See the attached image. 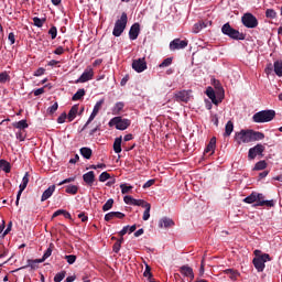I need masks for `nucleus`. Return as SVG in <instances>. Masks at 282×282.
Masks as SVG:
<instances>
[{
    "label": "nucleus",
    "instance_id": "nucleus-10",
    "mask_svg": "<svg viewBox=\"0 0 282 282\" xmlns=\"http://www.w3.org/2000/svg\"><path fill=\"white\" fill-rule=\"evenodd\" d=\"M132 69H134V72H138V74H142V72L147 69V59L144 57L134 59L132 62Z\"/></svg>",
    "mask_w": 282,
    "mask_h": 282
},
{
    "label": "nucleus",
    "instance_id": "nucleus-37",
    "mask_svg": "<svg viewBox=\"0 0 282 282\" xmlns=\"http://www.w3.org/2000/svg\"><path fill=\"white\" fill-rule=\"evenodd\" d=\"M113 208V198H109L105 205L102 206L104 213H107V210H111Z\"/></svg>",
    "mask_w": 282,
    "mask_h": 282
},
{
    "label": "nucleus",
    "instance_id": "nucleus-12",
    "mask_svg": "<svg viewBox=\"0 0 282 282\" xmlns=\"http://www.w3.org/2000/svg\"><path fill=\"white\" fill-rule=\"evenodd\" d=\"M94 78V68L91 66H88L84 73L80 75L78 79H76V83H88V80H91Z\"/></svg>",
    "mask_w": 282,
    "mask_h": 282
},
{
    "label": "nucleus",
    "instance_id": "nucleus-48",
    "mask_svg": "<svg viewBox=\"0 0 282 282\" xmlns=\"http://www.w3.org/2000/svg\"><path fill=\"white\" fill-rule=\"evenodd\" d=\"M257 206H268L269 208H272L274 206V200H264L257 204Z\"/></svg>",
    "mask_w": 282,
    "mask_h": 282
},
{
    "label": "nucleus",
    "instance_id": "nucleus-35",
    "mask_svg": "<svg viewBox=\"0 0 282 282\" xmlns=\"http://www.w3.org/2000/svg\"><path fill=\"white\" fill-rule=\"evenodd\" d=\"M259 196H257V193H252L251 195H249V196H247L245 199H243V202L246 203V204H254V202H257V198H258Z\"/></svg>",
    "mask_w": 282,
    "mask_h": 282
},
{
    "label": "nucleus",
    "instance_id": "nucleus-8",
    "mask_svg": "<svg viewBox=\"0 0 282 282\" xmlns=\"http://www.w3.org/2000/svg\"><path fill=\"white\" fill-rule=\"evenodd\" d=\"M176 102H188L193 98V90H178L174 93Z\"/></svg>",
    "mask_w": 282,
    "mask_h": 282
},
{
    "label": "nucleus",
    "instance_id": "nucleus-38",
    "mask_svg": "<svg viewBox=\"0 0 282 282\" xmlns=\"http://www.w3.org/2000/svg\"><path fill=\"white\" fill-rule=\"evenodd\" d=\"M268 167V163H265V161H260L258 163H256L253 170L254 171H263V169Z\"/></svg>",
    "mask_w": 282,
    "mask_h": 282
},
{
    "label": "nucleus",
    "instance_id": "nucleus-61",
    "mask_svg": "<svg viewBox=\"0 0 282 282\" xmlns=\"http://www.w3.org/2000/svg\"><path fill=\"white\" fill-rule=\"evenodd\" d=\"M129 232V226H124L122 230L119 231L120 237H124Z\"/></svg>",
    "mask_w": 282,
    "mask_h": 282
},
{
    "label": "nucleus",
    "instance_id": "nucleus-40",
    "mask_svg": "<svg viewBox=\"0 0 282 282\" xmlns=\"http://www.w3.org/2000/svg\"><path fill=\"white\" fill-rule=\"evenodd\" d=\"M173 63V57H167L165 58L160 65L159 67L162 69L164 67H170V65H172Z\"/></svg>",
    "mask_w": 282,
    "mask_h": 282
},
{
    "label": "nucleus",
    "instance_id": "nucleus-52",
    "mask_svg": "<svg viewBox=\"0 0 282 282\" xmlns=\"http://www.w3.org/2000/svg\"><path fill=\"white\" fill-rule=\"evenodd\" d=\"M65 259L67 263H69V265H73V263H76V256L74 254L65 256Z\"/></svg>",
    "mask_w": 282,
    "mask_h": 282
},
{
    "label": "nucleus",
    "instance_id": "nucleus-58",
    "mask_svg": "<svg viewBox=\"0 0 282 282\" xmlns=\"http://www.w3.org/2000/svg\"><path fill=\"white\" fill-rule=\"evenodd\" d=\"M155 184V180H149L144 183L143 188H151Z\"/></svg>",
    "mask_w": 282,
    "mask_h": 282
},
{
    "label": "nucleus",
    "instance_id": "nucleus-62",
    "mask_svg": "<svg viewBox=\"0 0 282 282\" xmlns=\"http://www.w3.org/2000/svg\"><path fill=\"white\" fill-rule=\"evenodd\" d=\"M74 180H76L75 177H68L65 178L64 181H62L58 185L63 186V184H69V182H74Z\"/></svg>",
    "mask_w": 282,
    "mask_h": 282
},
{
    "label": "nucleus",
    "instance_id": "nucleus-46",
    "mask_svg": "<svg viewBox=\"0 0 282 282\" xmlns=\"http://www.w3.org/2000/svg\"><path fill=\"white\" fill-rule=\"evenodd\" d=\"M111 175L108 172H102L99 175V182H107V180H110Z\"/></svg>",
    "mask_w": 282,
    "mask_h": 282
},
{
    "label": "nucleus",
    "instance_id": "nucleus-23",
    "mask_svg": "<svg viewBox=\"0 0 282 282\" xmlns=\"http://www.w3.org/2000/svg\"><path fill=\"white\" fill-rule=\"evenodd\" d=\"M206 96L209 97L214 105H219V100H217V96L215 95V89H213V87H208L206 89Z\"/></svg>",
    "mask_w": 282,
    "mask_h": 282
},
{
    "label": "nucleus",
    "instance_id": "nucleus-57",
    "mask_svg": "<svg viewBox=\"0 0 282 282\" xmlns=\"http://www.w3.org/2000/svg\"><path fill=\"white\" fill-rule=\"evenodd\" d=\"M15 138H17V140H20V142H23V140H25V135L23 134L22 131H18L15 133Z\"/></svg>",
    "mask_w": 282,
    "mask_h": 282
},
{
    "label": "nucleus",
    "instance_id": "nucleus-13",
    "mask_svg": "<svg viewBox=\"0 0 282 282\" xmlns=\"http://www.w3.org/2000/svg\"><path fill=\"white\" fill-rule=\"evenodd\" d=\"M263 151H265V147L263 144H257L256 147L251 148L248 153L249 160H254L257 155H262Z\"/></svg>",
    "mask_w": 282,
    "mask_h": 282
},
{
    "label": "nucleus",
    "instance_id": "nucleus-17",
    "mask_svg": "<svg viewBox=\"0 0 282 282\" xmlns=\"http://www.w3.org/2000/svg\"><path fill=\"white\" fill-rule=\"evenodd\" d=\"M180 272L181 274H183V276H187L191 280L195 279V273H193V268L188 265L181 267Z\"/></svg>",
    "mask_w": 282,
    "mask_h": 282
},
{
    "label": "nucleus",
    "instance_id": "nucleus-59",
    "mask_svg": "<svg viewBox=\"0 0 282 282\" xmlns=\"http://www.w3.org/2000/svg\"><path fill=\"white\" fill-rule=\"evenodd\" d=\"M45 74V68L40 67L34 72V76H43Z\"/></svg>",
    "mask_w": 282,
    "mask_h": 282
},
{
    "label": "nucleus",
    "instance_id": "nucleus-51",
    "mask_svg": "<svg viewBox=\"0 0 282 282\" xmlns=\"http://www.w3.org/2000/svg\"><path fill=\"white\" fill-rule=\"evenodd\" d=\"M96 116H98V112H96V111L93 110V112H91V115L89 116V118H88L86 124L84 126V129H86L87 126L91 123V121L96 118Z\"/></svg>",
    "mask_w": 282,
    "mask_h": 282
},
{
    "label": "nucleus",
    "instance_id": "nucleus-11",
    "mask_svg": "<svg viewBox=\"0 0 282 282\" xmlns=\"http://www.w3.org/2000/svg\"><path fill=\"white\" fill-rule=\"evenodd\" d=\"M29 183H30V174L25 173V175L22 178V183L20 184V189H19L18 195H17V200H15L17 206H19V200L21 199V195L23 194L25 188H28Z\"/></svg>",
    "mask_w": 282,
    "mask_h": 282
},
{
    "label": "nucleus",
    "instance_id": "nucleus-50",
    "mask_svg": "<svg viewBox=\"0 0 282 282\" xmlns=\"http://www.w3.org/2000/svg\"><path fill=\"white\" fill-rule=\"evenodd\" d=\"M56 111H58V102H55L54 105L47 108V112L51 115L56 113Z\"/></svg>",
    "mask_w": 282,
    "mask_h": 282
},
{
    "label": "nucleus",
    "instance_id": "nucleus-26",
    "mask_svg": "<svg viewBox=\"0 0 282 282\" xmlns=\"http://www.w3.org/2000/svg\"><path fill=\"white\" fill-rule=\"evenodd\" d=\"M204 28H207L205 22H197L193 25L192 32L193 34H199V31H202Z\"/></svg>",
    "mask_w": 282,
    "mask_h": 282
},
{
    "label": "nucleus",
    "instance_id": "nucleus-6",
    "mask_svg": "<svg viewBox=\"0 0 282 282\" xmlns=\"http://www.w3.org/2000/svg\"><path fill=\"white\" fill-rule=\"evenodd\" d=\"M268 261H272V259L270 258V254L264 253L261 257L253 259V265L256 270H258V272H263V270H265V263H268Z\"/></svg>",
    "mask_w": 282,
    "mask_h": 282
},
{
    "label": "nucleus",
    "instance_id": "nucleus-3",
    "mask_svg": "<svg viewBox=\"0 0 282 282\" xmlns=\"http://www.w3.org/2000/svg\"><path fill=\"white\" fill-rule=\"evenodd\" d=\"M221 32L223 34L229 36V39H234L235 41H243V39H246V35H243V33H240L238 30L232 29L229 23L223 25Z\"/></svg>",
    "mask_w": 282,
    "mask_h": 282
},
{
    "label": "nucleus",
    "instance_id": "nucleus-49",
    "mask_svg": "<svg viewBox=\"0 0 282 282\" xmlns=\"http://www.w3.org/2000/svg\"><path fill=\"white\" fill-rule=\"evenodd\" d=\"M120 188H121L122 195H127V193H129L131 191V188H133V187L132 186H128L127 184H121Z\"/></svg>",
    "mask_w": 282,
    "mask_h": 282
},
{
    "label": "nucleus",
    "instance_id": "nucleus-44",
    "mask_svg": "<svg viewBox=\"0 0 282 282\" xmlns=\"http://www.w3.org/2000/svg\"><path fill=\"white\" fill-rule=\"evenodd\" d=\"M149 203L144 202L143 199H135L133 200L132 206H142V208H145Z\"/></svg>",
    "mask_w": 282,
    "mask_h": 282
},
{
    "label": "nucleus",
    "instance_id": "nucleus-27",
    "mask_svg": "<svg viewBox=\"0 0 282 282\" xmlns=\"http://www.w3.org/2000/svg\"><path fill=\"white\" fill-rule=\"evenodd\" d=\"M232 131H235V124L232 123V121H228L225 126V137H229L232 134Z\"/></svg>",
    "mask_w": 282,
    "mask_h": 282
},
{
    "label": "nucleus",
    "instance_id": "nucleus-39",
    "mask_svg": "<svg viewBox=\"0 0 282 282\" xmlns=\"http://www.w3.org/2000/svg\"><path fill=\"white\" fill-rule=\"evenodd\" d=\"M66 193H68L70 195H76L78 193V186H76V185H68L66 187Z\"/></svg>",
    "mask_w": 282,
    "mask_h": 282
},
{
    "label": "nucleus",
    "instance_id": "nucleus-21",
    "mask_svg": "<svg viewBox=\"0 0 282 282\" xmlns=\"http://www.w3.org/2000/svg\"><path fill=\"white\" fill-rule=\"evenodd\" d=\"M78 115V105H74L68 115H67V120L68 122H73L76 119V116Z\"/></svg>",
    "mask_w": 282,
    "mask_h": 282
},
{
    "label": "nucleus",
    "instance_id": "nucleus-31",
    "mask_svg": "<svg viewBox=\"0 0 282 282\" xmlns=\"http://www.w3.org/2000/svg\"><path fill=\"white\" fill-rule=\"evenodd\" d=\"M273 67H274V72L276 74V76H279L280 78L282 77V62H274L273 64Z\"/></svg>",
    "mask_w": 282,
    "mask_h": 282
},
{
    "label": "nucleus",
    "instance_id": "nucleus-45",
    "mask_svg": "<svg viewBox=\"0 0 282 282\" xmlns=\"http://www.w3.org/2000/svg\"><path fill=\"white\" fill-rule=\"evenodd\" d=\"M66 272L65 271H61L58 272L55 276H54V281L55 282H61L63 281V279H65Z\"/></svg>",
    "mask_w": 282,
    "mask_h": 282
},
{
    "label": "nucleus",
    "instance_id": "nucleus-7",
    "mask_svg": "<svg viewBox=\"0 0 282 282\" xmlns=\"http://www.w3.org/2000/svg\"><path fill=\"white\" fill-rule=\"evenodd\" d=\"M242 25L245 28L254 29L257 25H259V21L257 20V17H254L252 13H245L241 18Z\"/></svg>",
    "mask_w": 282,
    "mask_h": 282
},
{
    "label": "nucleus",
    "instance_id": "nucleus-19",
    "mask_svg": "<svg viewBox=\"0 0 282 282\" xmlns=\"http://www.w3.org/2000/svg\"><path fill=\"white\" fill-rule=\"evenodd\" d=\"M54 191H56V185H51L47 189H45L42 194L41 202H47V199L54 195Z\"/></svg>",
    "mask_w": 282,
    "mask_h": 282
},
{
    "label": "nucleus",
    "instance_id": "nucleus-36",
    "mask_svg": "<svg viewBox=\"0 0 282 282\" xmlns=\"http://www.w3.org/2000/svg\"><path fill=\"white\" fill-rule=\"evenodd\" d=\"M145 210L143 213V221H149L150 217H151V204L145 205Z\"/></svg>",
    "mask_w": 282,
    "mask_h": 282
},
{
    "label": "nucleus",
    "instance_id": "nucleus-20",
    "mask_svg": "<svg viewBox=\"0 0 282 282\" xmlns=\"http://www.w3.org/2000/svg\"><path fill=\"white\" fill-rule=\"evenodd\" d=\"M83 180L86 184H88L89 186H91V184H94V182H96V174L94 173V171H90L88 173H85L83 175Z\"/></svg>",
    "mask_w": 282,
    "mask_h": 282
},
{
    "label": "nucleus",
    "instance_id": "nucleus-22",
    "mask_svg": "<svg viewBox=\"0 0 282 282\" xmlns=\"http://www.w3.org/2000/svg\"><path fill=\"white\" fill-rule=\"evenodd\" d=\"M217 145V139L214 137L210 139L208 145L205 149V153H210V155H213V153H215V147Z\"/></svg>",
    "mask_w": 282,
    "mask_h": 282
},
{
    "label": "nucleus",
    "instance_id": "nucleus-64",
    "mask_svg": "<svg viewBox=\"0 0 282 282\" xmlns=\"http://www.w3.org/2000/svg\"><path fill=\"white\" fill-rule=\"evenodd\" d=\"M63 52H65V50H64L62 46H59V47H57V48L54 51V54H57L58 56H61V54H63Z\"/></svg>",
    "mask_w": 282,
    "mask_h": 282
},
{
    "label": "nucleus",
    "instance_id": "nucleus-2",
    "mask_svg": "<svg viewBox=\"0 0 282 282\" xmlns=\"http://www.w3.org/2000/svg\"><path fill=\"white\" fill-rule=\"evenodd\" d=\"M276 112L274 110H262L253 115L252 120L257 123L271 122L274 120Z\"/></svg>",
    "mask_w": 282,
    "mask_h": 282
},
{
    "label": "nucleus",
    "instance_id": "nucleus-32",
    "mask_svg": "<svg viewBox=\"0 0 282 282\" xmlns=\"http://www.w3.org/2000/svg\"><path fill=\"white\" fill-rule=\"evenodd\" d=\"M122 109H124V104L122 101H119L112 108V112L115 116H118V113H120Z\"/></svg>",
    "mask_w": 282,
    "mask_h": 282
},
{
    "label": "nucleus",
    "instance_id": "nucleus-47",
    "mask_svg": "<svg viewBox=\"0 0 282 282\" xmlns=\"http://www.w3.org/2000/svg\"><path fill=\"white\" fill-rule=\"evenodd\" d=\"M10 82V75L8 73H1L0 74V83L6 84Z\"/></svg>",
    "mask_w": 282,
    "mask_h": 282
},
{
    "label": "nucleus",
    "instance_id": "nucleus-15",
    "mask_svg": "<svg viewBox=\"0 0 282 282\" xmlns=\"http://www.w3.org/2000/svg\"><path fill=\"white\" fill-rule=\"evenodd\" d=\"M138 36H140V24L134 23L129 31L130 41H135Z\"/></svg>",
    "mask_w": 282,
    "mask_h": 282
},
{
    "label": "nucleus",
    "instance_id": "nucleus-30",
    "mask_svg": "<svg viewBox=\"0 0 282 282\" xmlns=\"http://www.w3.org/2000/svg\"><path fill=\"white\" fill-rule=\"evenodd\" d=\"M225 274H228L229 279H231V281H236L237 276H239V272L232 270V269H226Z\"/></svg>",
    "mask_w": 282,
    "mask_h": 282
},
{
    "label": "nucleus",
    "instance_id": "nucleus-53",
    "mask_svg": "<svg viewBox=\"0 0 282 282\" xmlns=\"http://www.w3.org/2000/svg\"><path fill=\"white\" fill-rule=\"evenodd\" d=\"M143 276H145L147 279H151V276H153V274L151 273V267H149V264L145 265Z\"/></svg>",
    "mask_w": 282,
    "mask_h": 282
},
{
    "label": "nucleus",
    "instance_id": "nucleus-33",
    "mask_svg": "<svg viewBox=\"0 0 282 282\" xmlns=\"http://www.w3.org/2000/svg\"><path fill=\"white\" fill-rule=\"evenodd\" d=\"M0 171H4V173H10V163L6 160L0 161Z\"/></svg>",
    "mask_w": 282,
    "mask_h": 282
},
{
    "label": "nucleus",
    "instance_id": "nucleus-4",
    "mask_svg": "<svg viewBox=\"0 0 282 282\" xmlns=\"http://www.w3.org/2000/svg\"><path fill=\"white\" fill-rule=\"evenodd\" d=\"M127 21H128V17L127 13H122L120 19L116 21L115 23V28L112 31L113 36H121L122 32H124L126 28H127Z\"/></svg>",
    "mask_w": 282,
    "mask_h": 282
},
{
    "label": "nucleus",
    "instance_id": "nucleus-25",
    "mask_svg": "<svg viewBox=\"0 0 282 282\" xmlns=\"http://www.w3.org/2000/svg\"><path fill=\"white\" fill-rule=\"evenodd\" d=\"M52 252H54V243H50L48 248L46 249V251L44 252L43 257L41 258V260L43 262L47 261V259H50L52 257Z\"/></svg>",
    "mask_w": 282,
    "mask_h": 282
},
{
    "label": "nucleus",
    "instance_id": "nucleus-42",
    "mask_svg": "<svg viewBox=\"0 0 282 282\" xmlns=\"http://www.w3.org/2000/svg\"><path fill=\"white\" fill-rule=\"evenodd\" d=\"M265 17L267 19H276V11L274 9H267Z\"/></svg>",
    "mask_w": 282,
    "mask_h": 282
},
{
    "label": "nucleus",
    "instance_id": "nucleus-29",
    "mask_svg": "<svg viewBox=\"0 0 282 282\" xmlns=\"http://www.w3.org/2000/svg\"><path fill=\"white\" fill-rule=\"evenodd\" d=\"M93 151L90 148H82L80 149V155L85 158V160H90L91 159Z\"/></svg>",
    "mask_w": 282,
    "mask_h": 282
},
{
    "label": "nucleus",
    "instance_id": "nucleus-34",
    "mask_svg": "<svg viewBox=\"0 0 282 282\" xmlns=\"http://www.w3.org/2000/svg\"><path fill=\"white\" fill-rule=\"evenodd\" d=\"M85 96V88H80L76 91V94L72 97V100H80Z\"/></svg>",
    "mask_w": 282,
    "mask_h": 282
},
{
    "label": "nucleus",
    "instance_id": "nucleus-54",
    "mask_svg": "<svg viewBox=\"0 0 282 282\" xmlns=\"http://www.w3.org/2000/svg\"><path fill=\"white\" fill-rule=\"evenodd\" d=\"M135 198L131 197V196H124L123 197V202L124 204H128L129 206H133V202Z\"/></svg>",
    "mask_w": 282,
    "mask_h": 282
},
{
    "label": "nucleus",
    "instance_id": "nucleus-43",
    "mask_svg": "<svg viewBox=\"0 0 282 282\" xmlns=\"http://www.w3.org/2000/svg\"><path fill=\"white\" fill-rule=\"evenodd\" d=\"M33 23L36 28H43V23H45V19L33 18Z\"/></svg>",
    "mask_w": 282,
    "mask_h": 282
},
{
    "label": "nucleus",
    "instance_id": "nucleus-16",
    "mask_svg": "<svg viewBox=\"0 0 282 282\" xmlns=\"http://www.w3.org/2000/svg\"><path fill=\"white\" fill-rule=\"evenodd\" d=\"M26 263L28 264L25 267H22L20 270H25V268H31V270H39V263H44V262L40 258V259H35V260L29 259L26 261Z\"/></svg>",
    "mask_w": 282,
    "mask_h": 282
},
{
    "label": "nucleus",
    "instance_id": "nucleus-28",
    "mask_svg": "<svg viewBox=\"0 0 282 282\" xmlns=\"http://www.w3.org/2000/svg\"><path fill=\"white\" fill-rule=\"evenodd\" d=\"M12 127H14V129H28L29 124H28V120H20L18 122H13Z\"/></svg>",
    "mask_w": 282,
    "mask_h": 282
},
{
    "label": "nucleus",
    "instance_id": "nucleus-41",
    "mask_svg": "<svg viewBox=\"0 0 282 282\" xmlns=\"http://www.w3.org/2000/svg\"><path fill=\"white\" fill-rule=\"evenodd\" d=\"M102 105H105V99H100L99 101H97L96 105L94 106L93 111H95V113H98V111L102 109Z\"/></svg>",
    "mask_w": 282,
    "mask_h": 282
},
{
    "label": "nucleus",
    "instance_id": "nucleus-1",
    "mask_svg": "<svg viewBox=\"0 0 282 282\" xmlns=\"http://www.w3.org/2000/svg\"><path fill=\"white\" fill-rule=\"evenodd\" d=\"M265 134L259 131L253 130H240L235 133V142L237 144H249V142H259V140H263Z\"/></svg>",
    "mask_w": 282,
    "mask_h": 282
},
{
    "label": "nucleus",
    "instance_id": "nucleus-9",
    "mask_svg": "<svg viewBox=\"0 0 282 282\" xmlns=\"http://www.w3.org/2000/svg\"><path fill=\"white\" fill-rule=\"evenodd\" d=\"M188 47V41L175 39L170 43L171 52H175V50H184Z\"/></svg>",
    "mask_w": 282,
    "mask_h": 282
},
{
    "label": "nucleus",
    "instance_id": "nucleus-5",
    "mask_svg": "<svg viewBox=\"0 0 282 282\" xmlns=\"http://www.w3.org/2000/svg\"><path fill=\"white\" fill-rule=\"evenodd\" d=\"M131 121L129 119H122L121 117H115L109 121L110 127H116L119 131L129 129Z\"/></svg>",
    "mask_w": 282,
    "mask_h": 282
},
{
    "label": "nucleus",
    "instance_id": "nucleus-18",
    "mask_svg": "<svg viewBox=\"0 0 282 282\" xmlns=\"http://www.w3.org/2000/svg\"><path fill=\"white\" fill-rule=\"evenodd\" d=\"M124 214L120 212H110L105 215V221H111V219H123Z\"/></svg>",
    "mask_w": 282,
    "mask_h": 282
},
{
    "label": "nucleus",
    "instance_id": "nucleus-55",
    "mask_svg": "<svg viewBox=\"0 0 282 282\" xmlns=\"http://www.w3.org/2000/svg\"><path fill=\"white\" fill-rule=\"evenodd\" d=\"M65 120H67V113L63 112L58 118H57V122L58 124H63L65 122Z\"/></svg>",
    "mask_w": 282,
    "mask_h": 282
},
{
    "label": "nucleus",
    "instance_id": "nucleus-63",
    "mask_svg": "<svg viewBox=\"0 0 282 282\" xmlns=\"http://www.w3.org/2000/svg\"><path fill=\"white\" fill-rule=\"evenodd\" d=\"M8 39L10 41L11 45H14V43H15L14 33H9Z\"/></svg>",
    "mask_w": 282,
    "mask_h": 282
},
{
    "label": "nucleus",
    "instance_id": "nucleus-60",
    "mask_svg": "<svg viewBox=\"0 0 282 282\" xmlns=\"http://www.w3.org/2000/svg\"><path fill=\"white\" fill-rule=\"evenodd\" d=\"M34 96H41L42 94H45V88H37L33 91Z\"/></svg>",
    "mask_w": 282,
    "mask_h": 282
},
{
    "label": "nucleus",
    "instance_id": "nucleus-24",
    "mask_svg": "<svg viewBox=\"0 0 282 282\" xmlns=\"http://www.w3.org/2000/svg\"><path fill=\"white\" fill-rule=\"evenodd\" d=\"M113 151L115 153H122V137L115 139Z\"/></svg>",
    "mask_w": 282,
    "mask_h": 282
},
{
    "label": "nucleus",
    "instance_id": "nucleus-56",
    "mask_svg": "<svg viewBox=\"0 0 282 282\" xmlns=\"http://www.w3.org/2000/svg\"><path fill=\"white\" fill-rule=\"evenodd\" d=\"M48 34L51 35V39H56L57 30L56 26H53L50 29Z\"/></svg>",
    "mask_w": 282,
    "mask_h": 282
},
{
    "label": "nucleus",
    "instance_id": "nucleus-14",
    "mask_svg": "<svg viewBox=\"0 0 282 282\" xmlns=\"http://www.w3.org/2000/svg\"><path fill=\"white\" fill-rule=\"evenodd\" d=\"M175 226V221L169 217H163L159 220V228H173Z\"/></svg>",
    "mask_w": 282,
    "mask_h": 282
}]
</instances>
